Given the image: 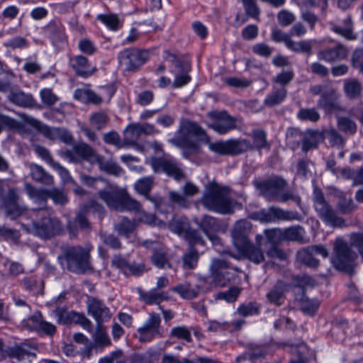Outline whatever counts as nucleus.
<instances>
[{
	"instance_id": "f704fd0d",
	"label": "nucleus",
	"mask_w": 363,
	"mask_h": 363,
	"mask_svg": "<svg viewBox=\"0 0 363 363\" xmlns=\"http://www.w3.org/2000/svg\"><path fill=\"white\" fill-rule=\"evenodd\" d=\"M200 225L203 232L213 242H216L218 240L216 235L211 234V232L216 231L219 227L218 223L214 218L204 216L201 221Z\"/></svg>"
},
{
	"instance_id": "c03bdc74",
	"label": "nucleus",
	"mask_w": 363,
	"mask_h": 363,
	"mask_svg": "<svg viewBox=\"0 0 363 363\" xmlns=\"http://www.w3.org/2000/svg\"><path fill=\"white\" fill-rule=\"evenodd\" d=\"M122 197L121 211H133L136 215L138 213H140V210L142 209L141 204L138 201L130 197V195L124 190Z\"/></svg>"
},
{
	"instance_id": "37998d69",
	"label": "nucleus",
	"mask_w": 363,
	"mask_h": 363,
	"mask_svg": "<svg viewBox=\"0 0 363 363\" xmlns=\"http://www.w3.org/2000/svg\"><path fill=\"white\" fill-rule=\"evenodd\" d=\"M333 30L347 40H353L357 38L356 35L353 33L352 21L350 17L344 20V26H333Z\"/></svg>"
},
{
	"instance_id": "4be33fe9",
	"label": "nucleus",
	"mask_w": 363,
	"mask_h": 363,
	"mask_svg": "<svg viewBox=\"0 0 363 363\" xmlns=\"http://www.w3.org/2000/svg\"><path fill=\"white\" fill-rule=\"evenodd\" d=\"M35 348L26 343L16 345L9 347L5 350V357L14 358L18 361H22L30 357H35Z\"/></svg>"
},
{
	"instance_id": "680f3d73",
	"label": "nucleus",
	"mask_w": 363,
	"mask_h": 363,
	"mask_svg": "<svg viewBox=\"0 0 363 363\" xmlns=\"http://www.w3.org/2000/svg\"><path fill=\"white\" fill-rule=\"evenodd\" d=\"M337 208L342 213H349L353 211L356 207L350 197L342 196L337 203Z\"/></svg>"
},
{
	"instance_id": "2eb2a0df",
	"label": "nucleus",
	"mask_w": 363,
	"mask_h": 363,
	"mask_svg": "<svg viewBox=\"0 0 363 363\" xmlns=\"http://www.w3.org/2000/svg\"><path fill=\"white\" fill-rule=\"evenodd\" d=\"M20 197L16 189H10L3 198L0 208L4 209L6 216L14 219L26 211V208L19 203Z\"/></svg>"
},
{
	"instance_id": "7c9ffc66",
	"label": "nucleus",
	"mask_w": 363,
	"mask_h": 363,
	"mask_svg": "<svg viewBox=\"0 0 363 363\" xmlns=\"http://www.w3.org/2000/svg\"><path fill=\"white\" fill-rule=\"evenodd\" d=\"M142 135L139 123L129 125L124 130L125 147L136 146V149L142 151L143 147L137 145V141Z\"/></svg>"
},
{
	"instance_id": "412c9836",
	"label": "nucleus",
	"mask_w": 363,
	"mask_h": 363,
	"mask_svg": "<svg viewBox=\"0 0 363 363\" xmlns=\"http://www.w3.org/2000/svg\"><path fill=\"white\" fill-rule=\"evenodd\" d=\"M69 65L78 76L82 77H90L97 71L96 67H91L89 60L81 55L70 57Z\"/></svg>"
},
{
	"instance_id": "864d4df0",
	"label": "nucleus",
	"mask_w": 363,
	"mask_h": 363,
	"mask_svg": "<svg viewBox=\"0 0 363 363\" xmlns=\"http://www.w3.org/2000/svg\"><path fill=\"white\" fill-rule=\"evenodd\" d=\"M135 223L127 218H123L120 223L115 225V230L119 235L128 237L135 228Z\"/></svg>"
},
{
	"instance_id": "423d86ee",
	"label": "nucleus",
	"mask_w": 363,
	"mask_h": 363,
	"mask_svg": "<svg viewBox=\"0 0 363 363\" xmlns=\"http://www.w3.org/2000/svg\"><path fill=\"white\" fill-rule=\"evenodd\" d=\"M334 256L332 264L340 271L351 273L354 267V262L357 257L348 244L341 238H337L333 244Z\"/></svg>"
},
{
	"instance_id": "bb28decb",
	"label": "nucleus",
	"mask_w": 363,
	"mask_h": 363,
	"mask_svg": "<svg viewBox=\"0 0 363 363\" xmlns=\"http://www.w3.org/2000/svg\"><path fill=\"white\" fill-rule=\"evenodd\" d=\"M239 253L255 264H259L264 259L263 251L259 246H255L250 242L243 247L237 249Z\"/></svg>"
},
{
	"instance_id": "49530a36",
	"label": "nucleus",
	"mask_w": 363,
	"mask_h": 363,
	"mask_svg": "<svg viewBox=\"0 0 363 363\" xmlns=\"http://www.w3.org/2000/svg\"><path fill=\"white\" fill-rule=\"evenodd\" d=\"M333 96V95L323 94V96L318 101V106L329 113L340 111L341 108L339 104L330 99V96Z\"/></svg>"
},
{
	"instance_id": "a19ab883",
	"label": "nucleus",
	"mask_w": 363,
	"mask_h": 363,
	"mask_svg": "<svg viewBox=\"0 0 363 363\" xmlns=\"http://www.w3.org/2000/svg\"><path fill=\"white\" fill-rule=\"evenodd\" d=\"M286 89L284 87L274 89L272 94H269L264 99V103L267 106H274L281 104L286 96Z\"/></svg>"
},
{
	"instance_id": "6e6d98bb",
	"label": "nucleus",
	"mask_w": 363,
	"mask_h": 363,
	"mask_svg": "<svg viewBox=\"0 0 363 363\" xmlns=\"http://www.w3.org/2000/svg\"><path fill=\"white\" fill-rule=\"evenodd\" d=\"M237 313L242 317L254 315L259 313V306L254 302L244 303L238 308Z\"/></svg>"
},
{
	"instance_id": "7ed1b4c3",
	"label": "nucleus",
	"mask_w": 363,
	"mask_h": 363,
	"mask_svg": "<svg viewBox=\"0 0 363 363\" xmlns=\"http://www.w3.org/2000/svg\"><path fill=\"white\" fill-rule=\"evenodd\" d=\"M91 247L85 248L80 246L68 248L62 256L58 257L60 264L69 271L80 274L91 269L89 262L90 250Z\"/></svg>"
},
{
	"instance_id": "a211bd4d",
	"label": "nucleus",
	"mask_w": 363,
	"mask_h": 363,
	"mask_svg": "<svg viewBox=\"0 0 363 363\" xmlns=\"http://www.w3.org/2000/svg\"><path fill=\"white\" fill-rule=\"evenodd\" d=\"M315 255H320L323 258L328 256L327 249L323 245H313L298 252V259L309 267H317L319 260L315 257Z\"/></svg>"
},
{
	"instance_id": "cd10ccee",
	"label": "nucleus",
	"mask_w": 363,
	"mask_h": 363,
	"mask_svg": "<svg viewBox=\"0 0 363 363\" xmlns=\"http://www.w3.org/2000/svg\"><path fill=\"white\" fill-rule=\"evenodd\" d=\"M140 299L147 305H159L164 301H167L168 296L164 291H158L156 289H151L148 291L138 290Z\"/></svg>"
},
{
	"instance_id": "09e8293b",
	"label": "nucleus",
	"mask_w": 363,
	"mask_h": 363,
	"mask_svg": "<svg viewBox=\"0 0 363 363\" xmlns=\"http://www.w3.org/2000/svg\"><path fill=\"white\" fill-rule=\"evenodd\" d=\"M59 323L67 325L75 321L77 313L74 311H67L63 308H57L55 311Z\"/></svg>"
},
{
	"instance_id": "f03ea898",
	"label": "nucleus",
	"mask_w": 363,
	"mask_h": 363,
	"mask_svg": "<svg viewBox=\"0 0 363 363\" xmlns=\"http://www.w3.org/2000/svg\"><path fill=\"white\" fill-rule=\"evenodd\" d=\"M201 203L208 210L222 214L232 213L235 204V202L230 199L226 188L213 183L207 186Z\"/></svg>"
},
{
	"instance_id": "ea45409f",
	"label": "nucleus",
	"mask_w": 363,
	"mask_h": 363,
	"mask_svg": "<svg viewBox=\"0 0 363 363\" xmlns=\"http://www.w3.org/2000/svg\"><path fill=\"white\" fill-rule=\"evenodd\" d=\"M153 182L154 179L152 177H145L141 178L135 182L134 185L135 189L140 194L145 196L147 199L153 201V200L150 199L148 195L152 189Z\"/></svg>"
},
{
	"instance_id": "4468645a",
	"label": "nucleus",
	"mask_w": 363,
	"mask_h": 363,
	"mask_svg": "<svg viewBox=\"0 0 363 363\" xmlns=\"http://www.w3.org/2000/svg\"><path fill=\"white\" fill-rule=\"evenodd\" d=\"M199 284L192 285L189 282L179 284L171 288V291L178 294L182 298L191 300L198 297L201 293L211 291L207 284V278H199Z\"/></svg>"
},
{
	"instance_id": "f8f14e48",
	"label": "nucleus",
	"mask_w": 363,
	"mask_h": 363,
	"mask_svg": "<svg viewBox=\"0 0 363 363\" xmlns=\"http://www.w3.org/2000/svg\"><path fill=\"white\" fill-rule=\"evenodd\" d=\"M61 155L72 163H81L84 160L91 162H100L101 160V157L98 156L94 150L85 143L74 145L71 150L62 152Z\"/></svg>"
},
{
	"instance_id": "39448f33",
	"label": "nucleus",
	"mask_w": 363,
	"mask_h": 363,
	"mask_svg": "<svg viewBox=\"0 0 363 363\" xmlns=\"http://www.w3.org/2000/svg\"><path fill=\"white\" fill-rule=\"evenodd\" d=\"M38 217L33 221L30 231L43 238H49L58 234L62 230L60 220L52 216L48 209H41L37 212Z\"/></svg>"
},
{
	"instance_id": "72a5a7b5",
	"label": "nucleus",
	"mask_w": 363,
	"mask_h": 363,
	"mask_svg": "<svg viewBox=\"0 0 363 363\" xmlns=\"http://www.w3.org/2000/svg\"><path fill=\"white\" fill-rule=\"evenodd\" d=\"M9 100L19 106H31L33 104L32 95L24 93L21 90H13L8 95Z\"/></svg>"
},
{
	"instance_id": "1a4fd4ad",
	"label": "nucleus",
	"mask_w": 363,
	"mask_h": 363,
	"mask_svg": "<svg viewBox=\"0 0 363 363\" xmlns=\"http://www.w3.org/2000/svg\"><path fill=\"white\" fill-rule=\"evenodd\" d=\"M209 149L220 155H238L252 149V144L245 139H231L211 143Z\"/></svg>"
},
{
	"instance_id": "e2e57ef3",
	"label": "nucleus",
	"mask_w": 363,
	"mask_h": 363,
	"mask_svg": "<svg viewBox=\"0 0 363 363\" xmlns=\"http://www.w3.org/2000/svg\"><path fill=\"white\" fill-rule=\"evenodd\" d=\"M136 216L138 217V220L144 223L158 225L160 228L165 225V223L162 221L157 220L153 214L147 213L143 209H141L140 213H138Z\"/></svg>"
},
{
	"instance_id": "bf43d9fd",
	"label": "nucleus",
	"mask_w": 363,
	"mask_h": 363,
	"mask_svg": "<svg viewBox=\"0 0 363 363\" xmlns=\"http://www.w3.org/2000/svg\"><path fill=\"white\" fill-rule=\"evenodd\" d=\"M298 118L301 121L317 122L320 115L315 108H301L298 113Z\"/></svg>"
},
{
	"instance_id": "052dcab7",
	"label": "nucleus",
	"mask_w": 363,
	"mask_h": 363,
	"mask_svg": "<svg viewBox=\"0 0 363 363\" xmlns=\"http://www.w3.org/2000/svg\"><path fill=\"white\" fill-rule=\"evenodd\" d=\"M277 20L281 26H288L296 21V16L292 12L283 9L278 13Z\"/></svg>"
},
{
	"instance_id": "4c0bfd02",
	"label": "nucleus",
	"mask_w": 363,
	"mask_h": 363,
	"mask_svg": "<svg viewBox=\"0 0 363 363\" xmlns=\"http://www.w3.org/2000/svg\"><path fill=\"white\" fill-rule=\"evenodd\" d=\"M283 230V240L302 242L305 235L304 229L301 226H293Z\"/></svg>"
},
{
	"instance_id": "338daca9",
	"label": "nucleus",
	"mask_w": 363,
	"mask_h": 363,
	"mask_svg": "<svg viewBox=\"0 0 363 363\" xmlns=\"http://www.w3.org/2000/svg\"><path fill=\"white\" fill-rule=\"evenodd\" d=\"M40 96L42 102L46 106H51L54 105L59 99L50 89H42L40 91Z\"/></svg>"
},
{
	"instance_id": "9d476101",
	"label": "nucleus",
	"mask_w": 363,
	"mask_h": 363,
	"mask_svg": "<svg viewBox=\"0 0 363 363\" xmlns=\"http://www.w3.org/2000/svg\"><path fill=\"white\" fill-rule=\"evenodd\" d=\"M147 50L135 48H127L120 52L118 55L119 64L125 70L133 72L137 70L148 59Z\"/></svg>"
},
{
	"instance_id": "c756f323",
	"label": "nucleus",
	"mask_w": 363,
	"mask_h": 363,
	"mask_svg": "<svg viewBox=\"0 0 363 363\" xmlns=\"http://www.w3.org/2000/svg\"><path fill=\"white\" fill-rule=\"evenodd\" d=\"M28 167L30 176L35 181L47 186L54 184L53 177L48 173L41 166L30 163Z\"/></svg>"
},
{
	"instance_id": "20e7f679",
	"label": "nucleus",
	"mask_w": 363,
	"mask_h": 363,
	"mask_svg": "<svg viewBox=\"0 0 363 363\" xmlns=\"http://www.w3.org/2000/svg\"><path fill=\"white\" fill-rule=\"evenodd\" d=\"M287 182L279 177H274L267 181L257 184V187L262 194L268 199H273L280 202L289 200L299 201L300 197L295 195L291 191L286 190Z\"/></svg>"
},
{
	"instance_id": "69168bd1",
	"label": "nucleus",
	"mask_w": 363,
	"mask_h": 363,
	"mask_svg": "<svg viewBox=\"0 0 363 363\" xmlns=\"http://www.w3.org/2000/svg\"><path fill=\"white\" fill-rule=\"evenodd\" d=\"M271 37L275 42L284 43L288 49L290 47V44L292 40L290 33H286L282 32L281 30L274 29L272 33Z\"/></svg>"
},
{
	"instance_id": "473e14b6",
	"label": "nucleus",
	"mask_w": 363,
	"mask_h": 363,
	"mask_svg": "<svg viewBox=\"0 0 363 363\" xmlns=\"http://www.w3.org/2000/svg\"><path fill=\"white\" fill-rule=\"evenodd\" d=\"M343 90L347 98L350 99H357L361 96L362 85L355 78L347 79L344 81Z\"/></svg>"
},
{
	"instance_id": "8fccbe9b",
	"label": "nucleus",
	"mask_w": 363,
	"mask_h": 363,
	"mask_svg": "<svg viewBox=\"0 0 363 363\" xmlns=\"http://www.w3.org/2000/svg\"><path fill=\"white\" fill-rule=\"evenodd\" d=\"M97 19L112 30H116L121 26L118 16L113 13L98 15Z\"/></svg>"
},
{
	"instance_id": "0e129e2a",
	"label": "nucleus",
	"mask_w": 363,
	"mask_h": 363,
	"mask_svg": "<svg viewBox=\"0 0 363 363\" xmlns=\"http://www.w3.org/2000/svg\"><path fill=\"white\" fill-rule=\"evenodd\" d=\"M325 136L333 146L342 147L345 143L342 137L333 128L325 130Z\"/></svg>"
},
{
	"instance_id": "6ab92c4d",
	"label": "nucleus",
	"mask_w": 363,
	"mask_h": 363,
	"mask_svg": "<svg viewBox=\"0 0 363 363\" xmlns=\"http://www.w3.org/2000/svg\"><path fill=\"white\" fill-rule=\"evenodd\" d=\"M87 311L89 315L96 322V325H102L103 323L108 321L112 316L110 309L102 301L94 298L88 299Z\"/></svg>"
},
{
	"instance_id": "4d7b16f0",
	"label": "nucleus",
	"mask_w": 363,
	"mask_h": 363,
	"mask_svg": "<svg viewBox=\"0 0 363 363\" xmlns=\"http://www.w3.org/2000/svg\"><path fill=\"white\" fill-rule=\"evenodd\" d=\"M49 198L57 205L63 206L68 202L67 194L57 188L49 190Z\"/></svg>"
},
{
	"instance_id": "2f4dec72",
	"label": "nucleus",
	"mask_w": 363,
	"mask_h": 363,
	"mask_svg": "<svg viewBox=\"0 0 363 363\" xmlns=\"http://www.w3.org/2000/svg\"><path fill=\"white\" fill-rule=\"evenodd\" d=\"M44 29L53 43L62 42L65 40V28L60 22L52 21Z\"/></svg>"
},
{
	"instance_id": "f257e3e1",
	"label": "nucleus",
	"mask_w": 363,
	"mask_h": 363,
	"mask_svg": "<svg viewBox=\"0 0 363 363\" xmlns=\"http://www.w3.org/2000/svg\"><path fill=\"white\" fill-rule=\"evenodd\" d=\"M174 146L182 148V155L186 158L201 152V144L211 143L206 131L196 122L184 119L180 122L174 136L168 140Z\"/></svg>"
},
{
	"instance_id": "c85d7f7f",
	"label": "nucleus",
	"mask_w": 363,
	"mask_h": 363,
	"mask_svg": "<svg viewBox=\"0 0 363 363\" xmlns=\"http://www.w3.org/2000/svg\"><path fill=\"white\" fill-rule=\"evenodd\" d=\"M103 207L96 203L95 201H90L88 205L84 206L82 208L75 219L76 223L80 228H87L89 227V222L86 218V215L90 211L101 212Z\"/></svg>"
},
{
	"instance_id": "f3484780",
	"label": "nucleus",
	"mask_w": 363,
	"mask_h": 363,
	"mask_svg": "<svg viewBox=\"0 0 363 363\" xmlns=\"http://www.w3.org/2000/svg\"><path fill=\"white\" fill-rule=\"evenodd\" d=\"M143 245L146 247H152L153 252L151 260L153 264L160 269L172 268L170 257L167 248L162 244L155 241L145 240Z\"/></svg>"
},
{
	"instance_id": "a878e982",
	"label": "nucleus",
	"mask_w": 363,
	"mask_h": 363,
	"mask_svg": "<svg viewBox=\"0 0 363 363\" xmlns=\"http://www.w3.org/2000/svg\"><path fill=\"white\" fill-rule=\"evenodd\" d=\"M25 189L29 198L32 199L35 203L41 206L40 210L43 209V208L45 206L48 199L49 198V190L36 189L29 183L25 184Z\"/></svg>"
},
{
	"instance_id": "603ef678",
	"label": "nucleus",
	"mask_w": 363,
	"mask_h": 363,
	"mask_svg": "<svg viewBox=\"0 0 363 363\" xmlns=\"http://www.w3.org/2000/svg\"><path fill=\"white\" fill-rule=\"evenodd\" d=\"M199 255L196 250L191 249L182 257L183 267L184 269H194L197 265Z\"/></svg>"
},
{
	"instance_id": "3c124183",
	"label": "nucleus",
	"mask_w": 363,
	"mask_h": 363,
	"mask_svg": "<svg viewBox=\"0 0 363 363\" xmlns=\"http://www.w3.org/2000/svg\"><path fill=\"white\" fill-rule=\"evenodd\" d=\"M169 336L184 340L187 342H190L192 340L191 331L184 325L177 326L172 328L169 333Z\"/></svg>"
},
{
	"instance_id": "774afa93",
	"label": "nucleus",
	"mask_w": 363,
	"mask_h": 363,
	"mask_svg": "<svg viewBox=\"0 0 363 363\" xmlns=\"http://www.w3.org/2000/svg\"><path fill=\"white\" fill-rule=\"evenodd\" d=\"M289 49L296 52L310 53L311 50V45L308 40L296 42L292 40Z\"/></svg>"
},
{
	"instance_id": "5fc2aeb1",
	"label": "nucleus",
	"mask_w": 363,
	"mask_h": 363,
	"mask_svg": "<svg viewBox=\"0 0 363 363\" xmlns=\"http://www.w3.org/2000/svg\"><path fill=\"white\" fill-rule=\"evenodd\" d=\"M320 303L317 299L303 298L301 302V308L303 313L313 315L319 307Z\"/></svg>"
},
{
	"instance_id": "58836bf2",
	"label": "nucleus",
	"mask_w": 363,
	"mask_h": 363,
	"mask_svg": "<svg viewBox=\"0 0 363 363\" xmlns=\"http://www.w3.org/2000/svg\"><path fill=\"white\" fill-rule=\"evenodd\" d=\"M252 138L253 140V144L252 145V149L255 148L257 150L262 149H270V144L267 140V134L262 130H255L252 132Z\"/></svg>"
},
{
	"instance_id": "b1692460",
	"label": "nucleus",
	"mask_w": 363,
	"mask_h": 363,
	"mask_svg": "<svg viewBox=\"0 0 363 363\" xmlns=\"http://www.w3.org/2000/svg\"><path fill=\"white\" fill-rule=\"evenodd\" d=\"M123 190L108 189L99 191V198L110 208L116 211L121 210V203Z\"/></svg>"
},
{
	"instance_id": "a18cd8bd",
	"label": "nucleus",
	"mask_w": 363,
	"mask_h": 363,
	"mask_svg": "<svg viewBox=\"0 0 363 363\" xmlns=\"http://www.w3.org/2000/svg\"><path fill=\"white\" fill-rule=\"evenodd\" d=\"M43 315L40 311H35L32 315L22 320L21 328L28 330L39 331V325Z\"/></svg>"
},
{
	"instance_id": "e433bc0d",
	"label": "nucleus",
	"mask_w": 363,
	"mask_h": 363,
	"mask_svg": "<svg viewBox=\"0 0 363 363\" xmlns=\"http://www.w3.org/2000/svg\"><path fill=\"white\" fill-rule=\"evenodd\" d=\"M92 338L96 347H105L111 345V340L103 325H96V330L92 333Z\"/></svg>"
},
{
	"instance_id": "5701e85b",
	"label": "nucleus",
	"mask_w": 363,
	"mask_h": 363,
	"mask_svg": "<svg viewBox=\"0 0 363 363\" xmlns=\"http://www.w3.org/2000/svg\"><path fill=\"white\" fill-rule=\"evenodd\" d=\"M290 284L283 281H278L267 294L268 301L276 306H281L285 300V293L289 289Z\"/></svg>"
},
{
	"instance_id": "de8ad7c7",
	"label": "nucleus",
	"mask_w": 363,
	"mask_h": 363,
	"mask_svg": "<svg viewBox=\"0 0 363 363\" xmlns=\"http://www.w3.org/2000/svg\"><path fill=\"white\" fill-rule=\"evenodd\" d=\"M108 121V115L104 112L94 113L89 118L91 125L97 130L103 129L107 125Z\"/></svg>"
},
{
	"instance_id": "13d9d810",
	"label": "nucleus",
	"mask_w": 363,
	"mask_h": 363,
	"mask_svg": "<svg viewBox=\"0 0 363 363\" xmlns=\"http://www.w3.org/2000/svg\"><path fill=\"white\" fill-rule=\"evenodd\" d=\"M338 128L345 133L353 134L357 130V125L354 121L346 117H337Z\"/></svg>"
},
{
	"instance_id": "79ce46f5",
	"label": "nucleus",
	"mask_w": 363,
	"mask_h": 363,
	"mask_svg": "<svg viewBox=\"0 0 363 363\" xmlns=\"http://www.w3.org/2000/svg\"><path fill=\"white\" fill-rule=\"evenodd\" d=\"M321 138V135L318 132H308L302 140V150L308 152L309 150L316 147Z\"/></svg>"
},
{
	"instance_id": "aec40b11",
	"label": "nucleus",
	"mask_w": 363,
	"mask_h": 363,
	"mask_svg": "<svg viewBox=\"0 0 363 363\" xmlns=\"http://www.w3.org/2000/svg\"><path fill=\"white\" fill-rule=\"evenodd\" d=\"M252 229L251 223L246 220H240L235 223L232 230L233 242L236 247H243L250 242L249 233Z\"/></svg>"
},
{
	"instance_id": "dca6fc26",
	"label": "nucleus",
	"mask_w": 363,
	"mask_h": 363,
	"mask_svg": "<svg viewBox=\"0 0 363 363\" xmlns=\"http://www.w3.org/2000/svg\"><path fill=\"white\" fill-rule=\"evenodd\" d=\"M208 116L212 123L210 127L219 134H225L236 128V120L225 111H211Z\"/></svg>"
},
{
	"instance_id": "6e6552de",
	"label": "nucleus",
	"mask_w": 363,
	"mask_h": 363,
	"mask_svg": "<svg viewBox=\"0 0 363 363\" xmlns=\"http://www.w3.org/2000/svg\"><path fill=\"white\" fill-rule=\"evenodd\" d=\"M229 264L220 259H213L209 267L210 275L207 278V284L211 289L223 287L230 281Z\"/></svg>"
},
{
	"instance_id": "ddd939ff",
	"label": "nucleus",
	"mask_w": 363,
	"mask_h": 363,
	"mask_svg": "<svg viewBox=\"0 0 363 363\" xmlns=\"http://www.w3.org/2000/svg\"><path fill=\"white\" fill-rule=\"evenodd\" d=\"M147 162L155 173L164 172L176 180H180L184 177L180 166L174 159L152 157Z\"/></svg>"
},
{
	"instance_id": "c9c22d12",
	"label": "nucleus",
	"mask_w": 363,
	"mask_h": 363,
	"mask_svg": "<svg viewBox=\"0 0 363 363\" xmlns=\"http://www.w3.org/2000/svg\"><path fill=\"white\" fill-rule=\"evenodd\" d=\"M189 67L188 66H182L179 69H172V72L174 74L175 78L172 86L174 88H180L187 84L191 81V77L189 75Z\"/></svg>"
},
{
	"instance_id": "393cba45",
	"label": "nucleus",
	"mask_w": 363,
	"mask_h": 363,
	"mask_svg": "<svg viewBox=\"0 0 363 363\" xmlns=\"http://www.w3.org/2000/svg\"><path fill=\"white\" fill-rule=\"evenodd\" d=\"M347 55V49L341 45L333 48H328L320 50L318 53L319 60L327 62H333L345 58Z\"/></svg>"
},
{
	"instance_id": "9b49d317",
	"label": "nucleus",
	"mask_w": 363,
	"mask_h": 363,
	"mask_svg": "<svg viewBox=\"0 0 363 363\" xmlns=\"http://www.w3.org/2000/svg\"><path fill=\"white\" fill-rule=\"evenodd\" d=\"M138 339L141 342H149L155 337L164 336V330L161 327L160 315L152 312L142 327L138 328Z\"/></svg>"
},
{
	"instance_id": "0eeeda50",
	"label": "nucleus",
	"mask_w": 363,
	"mask_h": 363,
	"mask_svg": "<svg viewBox=\"0 0 363 363\" xmlns=\"http://www.w3.org/2000/svg\"><path fill=\"white\" fill-rule=\"evenodd\" d=\"M313 203L318 216L326 225L333 227L345 226L344 219L336 215L335 210L325 201L320 189L314 190Z\"/></svg>"
}]
</instances>
